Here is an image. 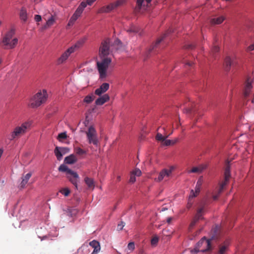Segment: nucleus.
<instances>
[{
  "instance_id": "43",
  "label": "nucleus",
  "mask_w": 254,
  "mask_h": 254,
  "mask_svg": "<svg viewBox=\"0 0 254 254\" xmlns=\"http://www.w3.org/2000/svg\"><path fill=\"white\" fill-rule=\"evenodd\" d=\"M127 248L129 250L133 251L134 250L135 246L133 242H130L127 245Z\"/></svg>"
},
{
  "instance_id": "17",
  "label": "nucleus",
  "mask_w": 254,
  "mask_h": 254,
  "mask_svg": "<svg viewBox=\"0 0 254 254\" xmlns=\"http://www.w3.org/2000/svg\"><path fill=\"white\" fill-rule=\"evenodd\" d=\"M109 88V84L108 83H103L99 88L96 89L95 91V94L100 96L106 92Z\"/></svg>"
},
{
  "instance_id": "25",
  "label": "nucleus",
  "mask_w": 254,
  "mask_h": 254,
  "mask_svg": "<svg viewBox=\"0 0 254 254\" xmlns=\"http://www.w3.org/2000/svg\"><path fill=\"white\" fill-rule=\"evenodd\" d=\"M84 182L89 189H94L95 187V183L93 179L86 177L84 178Z\"/></svg>"
},
{
  "instance_id": "62",
  "label": "nucleus",
  "mask_w": 254,
  "mask_h": 254,
  "mask_svg": "<svg viewBox=\"0 0 254 254\" xmlns=\"http://www.w3.org/2000/svg\"><path fill=\"white\" fill-rule=\"evenodd\" d=\"M173 133V130L172 131H170V133L169 134V136Z\"/></svg>"
},
{
  "instance_id": "38",
  "label": "nucleus",
  "mask_w": 254,
  "mask_h": 254,
  "mask_svg": "<svg viewBox=\"0 0 254 254\" xmlns=\"http://www.w3.org/2000/svg\"><path fill=\"white\" fill-rule=\"evenodd\" d=\"M126 2V0H118L115 2L116 8L124 5Z\"/></svg>"
},
{
  "instance_id": "16",
  "label": "nucleus",
  "mask_w": 254,
  "mask_h": 254,
  "mask_svg": "<svg viewBox=\"0 0 254 254\" xmlns=\"http://www.w3.org/2000/svg\"><path fill=\"white\" fill-rule=\"evenodd\" d=\"M86 6V3L84 1H82L77 8L76 9V11L74 13V14L72 15V16L74 18H75L76 19H78L79 17L80 16L81 14H82L84 8Z\"/></svg>"
},
{
  "instance_id": "39",
  "label": "nucleus",
  "mask_w": 254,
  "mask_h": 254,
  "mask_svg": "<svg viewBox=\"0 0 254 254\" xmlns=\"http://www.w3.org/2000/svg\"><path fill=\"white\" fill-rule=\"evenodd\" d=\"M67 138V135L65 132H62L59 134L58 136V139L59 140H61V139H64Z\"/></svg>"
},
{
  "instance_id": "22",
  "label": "nucleus",
  "mask_w": 254,
  "mask_h": 254,
  "mask_svg": "<svg viewBox=\"0 0 254 254\" xmlns=\"http://www.w3.org/2000/svg\"><path fill=\"white\" fill-rule=\"evenodd\" d=\"M31 176L32 173H29L25 175V176H23L21 177L22 181L20 184H19V188L20 189H23L25 187Z\"/></svg>"
},
{
  "instance_id": "5",
  "label": "nucleus",
  "mask_w": 254,
  "mask_h": 254,
  "mask_svg": "<svg viewBox=\"0 0 254 254\" xmlns=\"http://www.w3.org/2000/svg\"><path fill=\"white\" fill-rule=\"evenodd\" d=\"M30 124L28 122L23 123L21 126L16 127L13 131L8 135V138L10 140H14L15 138H19L24 134L26 130L30 127Z\"/></svg>"
},
{
  "instance_id": "55",
  "label": "nucleus",
  "mask_w": 254,
  "mask_h": 254,
  "mask_svg": "<svg viewBox=\"0 0 254 254\" xmlns=\"http://www.w3.org/2000/svg\"><path fill=\"white\" fill-rule=\"evenodd\" d=\"M185 112L187 113H191L193 112V111H192V109H191L187 108V109H185Z\"/></svg>"
},
{
  "instance_id": "42",
  "label": "nucleus",
  "mask_w": 254,
  "mask_h": 254,
  "mask_svg": "<svg viewBox=\"0 0 254 254\" xmlns=\"http://www.w3.org/2000/svg\"><path fill=\"white\" fill-rule=\"evenodd\" d=\"M198 194H196L195 191H194L193 190H191L190 192V194L189 197V199L193 200V198L196 197Z\"/></svg>"
},
{
  "instance_id": "59",
  "label": "nucleus",
  "mask_w": 254,
  "mask_h": 254,
  "mask_svg": "<svg viewBox=\"0 0 254 254\" xmlns=\"http://www.w3.org/2000/svg\"><path fill=\"white\" fill-rule=\"evenodd\" d=\"M172 140V145H173V144H175V143H176L178 141L179 139H178V138H176L175 140Z\"/></svg>"
},
{
  "instance_id": "13",
  "label": "nucleus",
  "mask_w": 254,
  "mask_h": 254,
  "mask_svg": "<svg viewBox=\"0 0 254 254\" xmlns=\"http://www.w3.org/2000/svg\"><path fill=\"white\" fill-rule=\"evenodd\" d=\"M174 166H170L169 169H163L159 174L157 178H155V180L157 182H161L165 178H169L171 175L173 171L174 170Z\"/></svg>"
},
{
  "instance_id": "4",
  "label": "nucleus",
  "mask_w": 254,
  "mask_h": 254,
  "mask_svg": "<svg viewBox=\"0 0 254 254\" xmlns=\"http://www.w3.org/2000/svg\"><path fill=\"white\" fill-rule=\"evenodd\" d=\"M101 61L97 62V69L100 74V77L104 78L107 76V71L110 64L112 62L111 58L100 59Z\"/></svg>"
},
{
  "instance_id": "40",
  "label": "nucleus",
  "mask_w": 254,
  "mask_h": 254,
  "mask_svg": "<svg viewBox=\"0 0 254 254\" xmlns=\"http://www.w3.org/2000/svg\"><path fill=\"white\" fill-rule=\"evenodd\" d=\"M60 149L63 155L69 152V149L67 147H60Z\"/></svg>"
},
{
  "instance_id": "34",
  "label": "nucleus",
  "mask_w": 254,
  "mask_h": 254,
  "mask_svg": "<svg viewBox=\"0 0 254 254\" xmlns=\"http://www.w3.org/2000/svg\"><path fill=\"white\" fill-rule=\"evenodd\" d=\"M111 10L110 7L109 5L105 6H103L99 10V12L100 13H108L110 12Z\"/></svg>"
},
{
  "instance_id": "12",
  "label": "nucleus",
  "mask_w": 254,
  "mask_h": 254,
  "mask_svg": "<svg viewBox=\"0 0 254 254\" xmlns=\"http://www.w3.org/2000/svg\"><path fill=\"white\" fill-rule=\"evenodd\" d=\"M253 80L249 77L245 81L243 90V96L245 98H247L250 94L252 89L253 87Z\"/></svg>"
},
{
  "instance_id": "1",
  "label": "nucleus",
  "mask_w": 254,
  "mask_h": 254,
  "mask_svg": "<svg viewBox=\"0 0 254 254\" xmlns=\"http://www.w3.org/2000/svg\"><path fill=\"white\" fill-rule=\"evenodd\" d=\"M48 98L46 90L43 89L36 93L30 100L29 106L37 108L46 102Z\"/></svg>"
},
{
  "instance_id": "32",
  "label": "nucleus",
  "mask_w": 254,
  "mask_h": 254,
  "mask_svg": "<svg viewBox=\"0 0 254 254\" xmlns=\"http://www.w3.org/2000/svg\"><path fill=\"white\" fill-rule=\"evenodd\" d=\"M74 152L76 153V154L80 156L85 154L86 153V152L85 150L78 147L74 148Z\"/></svg>"
},
{
  "instance_id": "51",
  "label": "nucleus",
  "mask_w": 254,
  "mask_h": 254,
  "mask_svg": "<svg viewBox=\"0 0 254 254\" xmlns=\"http://www.w3.org/2000/svg\"><path fill=\"white\" fill-rule=\"evenodd\" d=\"M41 16L40 15H36L35 16V20L37 22L40 21L41 20Z\"/></svg>"
},
{
  "instance_id": "8",
  "label": "nucleus",
  "mask_w": 254,
  "mask_h": 254,
  "mask_svg": "<svg viewBox=\"0 0 254 254\" xmlns=\"http://www.w3.org/2000/svg\"><path fill=\"white\" fill-rule=\"evenodd\" d=\"M87 139L89 144H93L97 146L99 143L98 135L95 128L93 126H90L85 132Z\"/></svg>"
},
{
  "instance_id": "41",
  "label": "nucleus",
  "mask_w": 254,
  "mask_h": 254,
  "mask_svg": "<svg viewBox=\"0 0 254 254\" xmlns=\"http://www.w3.org/2000/svg\"><path fill=\"white\" fill-rule=\"evenodd\" d=\"M134 176H140L141 174V171L137 168H136L134 170L131 172Z\"/></svg>"
},
{
  "instance_id": "52",
  "label": "nucleus",
  "mask_w": 254,
  "mask_h": 254,
  "mask_svg": "<svg viewBox=\"0 0 254 254\" xmlns=\"http://www.w3.org/2000/svg\"><path fill=\"white\" fill-rule=\"evenodd\" d=\"M109 6L110 7L111 10L116 8L115 2L110 3V4H109Z\"/></svg>"
},
{
  "instance_id": "54",
  "label": "nucleus",
  "mask_w": 254,
  "mask_h": 254,
  "mask_svg": "<svg viewBox=\"0 0 254 254\" xmlns=\"http://www.w3.org/2000/svg\"><path fill=\"white\" fill-rule=\"evenodd\" d=\"M77 20V19H76L75 18H74L72 16L71 17V18H70L69 20L70 21H71L72 23H74L75 21Z\"/></svg>"
},
{
  "instance_id": "63",
  "label": "nucleus",
  "mask_w": 254,
  "mask_h": 254,
  "mask_svg": "<svg viewBox=\"0 0 254 254\" xmlns=\"http://www.w3.org/2000/svg\"><path fill=\"white\" fill-rule=\"evenodd\" d=\"M163 129L164 131H165V130H166L165 127H163Z\"/></svg>"
},
{
  "instance_id": "48",
  "label": "nucleus",
  "mask_w": 254,
  "mask_h": 254,
  "mask_svg": "<svg viewBox=\"0 0 254 254\" xmlns=\"http://www.w3.org/2000/svg\"><path fill=\"white\" fill-rule=\"evenodd\" d=\"M135 180H136V179H135V176L131 173L130 179H129V182L133 183L135 182Z\"/></svg>"
},
{
  "instance_id": "19",
  "label": "nucleus",
  "mask_w": 254,
  "mask_h": 254,
  "mask_svg": "<svg viewBox=\"0 0 254 254\" xmlns=\"http://www.w3.org/2000/svg\"><path fill=\"white\" fill-rule=\"evenodd\" d=\"M206 165H200L197 167H194L191 170H188V173H201L205 168Z\"/></svg>"
},
{
  "instance_id": "28",
  "label": "nucleus",
  "mask_w": 254,
  "mask_h": 254,
  "mask_svg": "<svg viewBox=\"0 0 254 254\" xmlns=\"http://www.w3.org/2000/svg\"><path fill=\"white\" fill-rule=\"evenodd\" d=\"M234 64L233 60L230 57H227L225 59V69L226 70H229L231 65Z\"/></svg>"
},
{
  "instance_id": "47",
  "label": "nucleus",
  "mask_w": 254,
  "mask_h": 254,
  "mask_svg": "<svg viewBox=\"0 0 254 254\" xmlns=\"http://www.w3.org/2000/svg\"><path fill=\"white\" fill-rule=\"evenodd\" d=\"M193 203V201L192 199H189L187 205V207L188 209H190L192 205V204Z\"/></svg>"
},
{
  "instance_id": "44",
  "label": "nucleus",
  "mask_w": 254,
  "mask_h": 254,
  "mask_svg": "<svg viewBox=\"0 0 254 254\" xmlns=\"http://www.w3.org/2000/svg\"><path fill=\"white\" fill-rule=\"evenodd\" d=\"M219 47L216 45H214V46L211 50V52L213 54L216 53L219 51Z\"/></svg>"
},
{
  "instance_id": "37",
  "label": "nucleus",
  "mask_w": 254,
  "mask_h": 254,
  "mask_svg": "<svg viewBox=\"0 0 254 254\" xmlns=\"http://www.w3.org/2000/svg\"><path fill=\"white\" fill-rule=\"evenodd\" d=\"M121 45H122L121 41L118 39L115 40L114 44H113V46H117L116 47V49L117 50H118L119 49H120V48L121 47Z\"/></svg>"
},
{
  "instance_id": "24",
  "label": "nucleus",
  "mask_w": 254,
  "mask_h": 254,
  "mask_svg": "<svg viewBox=\"0 0 254 254\" xmlns=\"http://www.w3.org/2000/svg\"><path fill=\"white\" fill-rule=\"evenodd\" d=\"M77 161V159L75 155L71 154L64 158V163L67 164H72Z\"/></svg>"
},
{
  "instance_id": "18",
  "label": "nucleus",
  "mask_w": 254,
  "mask_h": 254,
  "mask_svg": "<svg viewBox=\"0 0 254 254\" xmlns=\"http://www.w3.org/2000/svg\"><path fill=\"white\" fill-rule=\"evenodd\" d=\"M166 34H164L161 37L158 39L155 42V43L152 46L151 48L149 49L148 51L146 54V57L147 58L149 56V54L155 49L157 48L159 45V44L161 43V42L164 39V38L166 37Z\"/></svg>"
},
{
  "instance_id": "27",
  "label": "nucleus",
  "mask_w": 254,
  "mask_h": 254,
  "mask_svg": "<svg viewBox=\"0 0 254 254\" xmlns=\"http://www.w3.org/2000/svg\"><path fill=\"white\" fill-rule=\"evenodd\" d=\"M225 19L223 16H220L218 17L214 18L210 20L212 25L220 24L222 23Z\"/></svg>"
},
{
  "instance_id": "15",
  "label": "nucleus",
  "mask_w": 254,
  "mask_h": 254,
  "mask_svg": "<svg viewBox=\"0 0 254 254\" xmlns=\"http://www.w3.org/2000/svg\"><path fill=\"white\" fill-rule=\"evenodd\" d=\"M169 136V135L164 134L163 135L161 133L158 132L156 135V139L157 141H161L163 145L169 146L172 145V140L170 139H166Z\"/></svg>"
},
{
  "instance_id": "36",
  "label": "nucleus",
  "mask_w": 254,
  "mask_h": 254,
  "mask_svg": "<svg viewBox=\"0 0 254 254\" xmlns=\"http://www.w3.org/2000/svg\"><path fill=\"white\" fill-rule=\"evenodd\" d=\"M60 192L64 194V196H67L70 193V190L68 188H64L60 190Z\"/></svg>"
},
{
  "instance_id": "45",
  "label": "nucleus",
  "mask_w": 254,
  "mask_h": 254,
  "mask_svg": "<svg viewBox=\"0 0 254 254\" xmlns=\"http://www.w3.org/2000/svg\"><path fill=\"white\" fill-rule=\"evenodd\" d=\"M227 247L226 246H223L220 248L219 254H224L226 251Z\"/></svg>"
},
{
  "instance_id": "23",
  "label": "nucleus",
  "mask_w": 254,
  "mask_h": 254,
  "mask_svg": "<svg viewBox=\"0 0 254 254\" xmlns=\"http://www.w3.org/2000/svg\"><path fill=\"white\" fill-rule=\"evenodd\" d=\"M110 99L109 96L106 94L103 95L102 96L98 98L95 101V103L97 105H102L105 103L109 101Z\"/></svg>"
},
{
  "instance_id": "50",
  "label": "nucleus",
  "mask_w": 254,
  "mask_h": 254,
  "mask_svg": "<svg viewBox=\"0 0 254 254\" xmlns=\"http://www.w3.org/2000/svg\"><path fill=\"white\" fill-rule=\"evenodd\" d=\"M96 0H86V5H91L94 2H95ZM85 2V1H84Z\"/></svg>"
},
{
  "instance_id": "64",
  "label": "nucleus",
  "mask_w": 254,
  "mask_h": 254,
  "mask_svg": "<svg viewBox=\"0 0 254 254\" xmlns=\"http://www.w3.org/2000/svg\"><path fill=\"white\" fill-rule=\"evenodd\" d=\"M196 249H198L197 247L196 248ZM195 251H198V250H195Z\"/></svg>"
},
{
  "instance_id": "57",
  "label": "nucleus",
  "mask_w": 254,
  "mask_h": 254,
  "mask_svg": "<svg viewBox=\"0 0 254 254\" xmlns=\"http://www.w3.org/2000/svg\"><path fill=\"white\" fill-rule=\"evenodd\" d=\"M194 47L193 45H188L186 46V48L187 49H192Z\"/></svg>"
},
{
  "instance_id": "29",
  "label": "nucleus",
  "mask_w": 254,
  "mask_h": 254,
  "mask_svg": "<svg viewBox=\"0 0 254 254\" xmlns=\"http://www.w3.org/2000/svg\"><path fill=\"white\" fill-rule=\"evenodd\" d=\"M19 16L21 20H23V21H26L27 20V11L24 7H22V8L21 9L19 13Z\"/></svg>"
},
{
  "instance_id": "30",
  "label": "nucleus",
  "mask_w": 254,
  "mask_h": 254,
  "mask_svg": "<svg viewBox=\"0 0 254 254\" xmlns=\"http://www.w3.org/2000/svg\"><path fill=\"white\" fill-rule=\"evenodd\" d=\"M54 153L58 160H61L62 159L63 155L60 151V147L57 146L55 148Z\"/></svg>"
},
{
  "instance_id": "35",
  "label": "nucleus",
  "mask_w": 254,
  "mask_h": 254,
  "mask_svg": "<svg viewBox=\"0 0 254 254\" xmlns=\"http://www.w3.org/2000/svg\"><path fill=\"white\" fill-rule=\"evenodd\" d=\"M94 100V96L93 95H87L86 96L84 99V102L86 103H90Z\"/></svg>"
},
{
  "instance_id": "14",
  "label": "nucleus",
  "mask_w": 254,
  "mask_h": 254,
  "mask_svg": "<svg viewBox=\"0 0 254 254\" xmlns=\"http://www.w3.org/2000/svg\"><path fill=\"white\" fill-rule=\"evenodd\" d=\"M151 0H136L135 12H139L141 10H145L149 6Z\"/></svg>"
},
{
  "instance_id": "60",
  "label": "nucleus",
  "mask_w": 254,
  "mask_h": 254,
  "mask_svg": "<svg viewBox=\"0 0 254 254\" xmlns=\"http://www.w3.org/2000/svg\"><path fill=\"white\" fill-rule=\"evenodd\" d=\"M73 23H72L71 21H69L67 24V27H70L73 25Z\"/></svg>"
},
{
  "instance_id": "56",
  "label": "nucleus",
  "mask_w": 254,
  "mask_h": 254,
  "mask_svg": "<svg viewBox=\"0 0 254 254\" xmlns=\"http://www.w3.org/2000/svg\"><path fill=\"white\" fill-rule=\"evenodd\" d=\"M185 64H186V65H188L189 66H191L193 65V63H192L191 62H187L185 63Z\"/></svg>"
},
{
  "instance_id": "2",
  "label": "nucleus",
  "mask_w": 254,
  "mask_h": 254,
  "mask_svg": "<svg viewBox=\"0 0 254 254\" xmlns=\"http://www.w3.org/2000/svg\"><path fill=\"white\" fill-rule=\"evenodd\" d=\"M14 32L11 30L8 32L3 37L1 43L4 49H12L15 48L18 43V39L16 38H13Z\"/></svg>"
},
{
  "instance_id": "11",
  "label": "nucleus",
  "mask_w": 254,
  "mask_h": 254,
  "mask_svg": "<svg viewBox=\"0 0 254 254\" xmlns=\"http://www.w3.org/2000/svg\"><path fill=\"white\" fill-rule=\"evenodd\" d=\"M211 240L206 239L205 237L201 239L197 243L198 251L204 253L211 249Z\"/></svg>"
},
{
  "instance_id": "53",
  "label": "nucleus",
  "mask_w": 254,
  "mask_h": 254,
  "mask_svg": "<svg viewBox=\"0 0 254 254\" xmlns=\"http://www.w3.org/2000/svg\"><path fill=\"white\" fill-rule=\"evenodd\" d=\"M253 50H254V44L249 46L247 49L248 51H251Z\"/></svg>"
},
{
  "instance_id": "6",
  "label": "nucleus",
  "mask_w": 254,
  "mask_h": 254,
  "mask_svg": "<svg viewBox=\"0 0 254 254\" xmlns=\"http://www.w3.org/2000/svg\"><path fill=\"white\" fill-rule=\"evenodd\" d=\"M83 41H78L74 46H71L66 50L58 59L57 63L60 64L64 63L70 56V55L74 53L77 49L80 48L83 44Z\"/></svg>"
},
{
  "instance_id": "7",
  "label": "nucleus",
  "mask_w": 254,
  "mask_h": 254,
  "mask_svg": "<svg viewBox=\"0 0 254 254\" xmlns=\"http://www.w3.org/2000/svg\"><path fill=\"white\" fill-rule=\"evenodd\" d=\"M110 41L109 38H106L104 40L99 49V57L100 59L102 58H110L108 57L110 53Z\"/></svg>"
},
{
  "instance_id": "31",
  "label": "nucleus",
  "mask_w": 254,
  "mask_h": 254,
  "mask_svg": "<svg viewBox=\"0 0 254 254\" xmlns=\"http://www.w3.org/2000/svg\"><path fill=\"white\" fill-rule=\"evenodd\" d=\"M139 28L134 25H131L127 30V32H128L129 33H138L139 32Z\"/></svg>"
},
{
  "instance_id": "46",
  "label": "nucleus",
  "mask_w": 254,
  "mask_h": 254,
  "mask_svg": "<svg viewBox=\"0 0 254 254\" xmlns=\"http://www.w3.org/2000/svg\"><path fill=\"white\" fill-rule=\"evenodd\" d=\"M158 242V238L157 237H154L151 239V243L152 245H155L157 244Z\"/></svg>"
},
{
  "instance_id": "20",
  "label": "nucleus",
  "mask_w": 254,
  "mask_h": 254,
  "mask_svg": "<svg viewBox=\"0 0 254 254\" xmlns=\"http://www.w3.org/2000/svg\"><path fill=\"white\" fill-rule=\"evenodd\" d=\"M89 245L94 249L93 252L91 254H97L100 251V245L98 241L93 240L89 243Z\"/></svg>"
},
{
  "instance_id": "61",
  "label": "nucleus",
  "mask_w": 254,
  "mask_h": 254,
  "mask_svg": "<svg viewBox=\"0 0 254 254\" xmlns=\"http://www.w3.org/2000/svg\"><path fill=\"white\" fill-rule=\"evenodd\" d=\"M120 178H121V177H120V176H119V177H118V180L119 181V180H120Z\"/></svg>"
},
{
  "instance_id": "10",
  "label": "nucleus",
  "mask_w": 254,
  "mask_h": 254,
  "mask_svg": "<svg viewBox=\"0 0 254 254\" xmlns=\"http://www.w3.org/2000/svg\"><path fill=\"white\" fill-rule=\"evenodd\" d=\"M230 166L228 165L225 170L224 172V180L220 185V187L218 191V193L217 195H214L213 196V198L214 200H217L219 197V194L222 191L224 187L228 184L229 182L230 178Z\"/></svg>"
},
{
  "instance_id": "33",
  "label": "nucleus",
  "mask_w": 254,
  "mask_h": 254,
  "mask_svg": "<svg viewBox=\"0 0 254 254\" xmlns=\"http://www.w3.org/2000/svg\"><path fill=\"white\" fill-rule=\"evenodd\" d=\"M202 185V182L199 179L197 181L195 188V191L196 194H198L200 190V188Z\"/></svg>"
},
{
  "instance_id": "58",
  "label": "nucleus",
  "mask_w": 254,
  "mask_h": 254,
  "mask_svg": "<svg viewBox=\"0 0 254 254\" xmlns=\"http://www.w3.org/2000/svg\"><path fill=\"white\" fill-rule=\"evenodd\" d=\"M172 220V217H168L167 219V222L168 223H170Z\"/></svg>"
},
{
  "instance_id": "26",
  "label": "nucleus",
  "mask_w": 254,
  "mask_h": 254,
  "mask_svg": "<svg viewBox=\"0 0 254 254\" xmlns=\"http://www.w3.org/2000/svg\"><path fill=\"white\" fill-rule=\"evenodd\" d=\"M220 232V228L218 226H215L211 230V239H215L218 238Z\"/></svg>"
},
{
  "instance_id": "9",
  "label": "nucleus",
  "mask_w": 254,
  "mask_h": 254,
  "mask_svg": "<svg viewBox=\"0 0 254 254\" xmlns=\"http://www.w3.org/2000/svg\"><path fill=\"white\" fill-rule=\"evenodd\" d=\"M205 212V206L204 204L200 206L196 210V214L192 219L190 225V229L192 228L199 220L203 219V215Z\"/></svg>"
},
{
  "instance_id": "3",
  "label": "nucleus",
  "mask_w": 254,
  "mask_h": 254,
  "mask_svg": "<svg viewBox=\"0 0 254 254\" xmlns=\"http://www.w3.org/2000/svg\"><path fill=\"white\" fill-rule=\"evenodd\" d=\"M59 171L60 172L66 173V176L69 181L75 186L77 189V183L78 182V175L75 172L69 169L67 166L64 164L60 165L59 167Z\"/></svg>"
},
{
  "instance_id": "49",
  "label": "nucleus",
  "mask_w": 254,
  "mask_h": 254,
  "mask_svg": "<svg viewBox=\"0 0 254 254\" xmlns=\"http://www.w3.org/2000/svg\"><path fill=\"white\" fill-rule=\"evenodd\" d=\"M125 226V223L124 222H121L120 224L118 225L117 229L118 230H122L123 227Z\"/></svg>"
},
{
  "instance_id": "21",
  "label": "nucleus",
  "mask_w": 254,
  "mask_h": 254,
  "mask_svg": "<svg viewBox=\"0 0 254 254\" xmlns=\"http://www.w3.org/2000/svg\"><path fill=\"white\" fill-rule=\"evenodd\" d=\"M44 18L46 20V23L45 25L43 26V29H47L51 27L55 23L56 21L55 16L52 14L50 15V16L49 18H48L47 19L46 18Z\"/></svg>"
}]
</instances>
